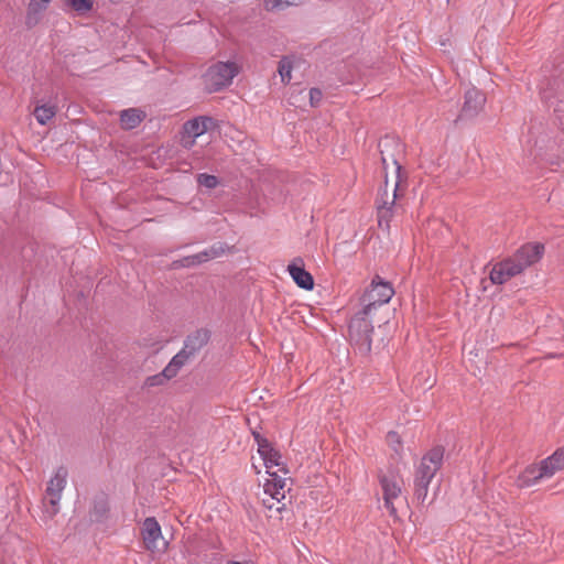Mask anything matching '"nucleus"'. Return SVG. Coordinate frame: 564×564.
Segmentation results:
<instances>
[{
    "mask_svg": "<svg viewBox=\"0 0 564 564\" xmlns=\"http://www.w3.org/2000/svg\"><path fill=\"white\" fill-rule=\"evenodd\" d=\"M68 470L65 466H59L54 476L48 480L43 497V511L48 518L55 517L59 512V502L62 494L66 487Z\"/></svg>",
    "mask_w": 564,
    "mask_h": 564,
    "instance_id": "39448f33",
    "label": "nucleus"
},
{
    "mask_svg": "<svg viewBox=\"0 0 564 564\" xmlns=\"http://www.w3.org/2000/svg\"><path fill=\"white\" fill-rule=\"evenodd\" d=\"M204 262H206V258L203 256V251H200L196 254L186 256L180 260L173 261L172 268L173 269L191 268V267L199 265Z\"/></svg>",
    "mask_w": 564,
    "mask_h": 564,
    "instance_id": "5701e85b",
    "label": "nucleus"
},
{
    "mask_svg": "<svg viewBox=\"0 0 564 564\" xmlns=\"http://www.w3.org/2000/svg\"><path fill=\"white\" fill-rule=\"evenodd\" d=\"M143 542L148 550L158 549V542L162 539L161 527L155 518H147L142 529Z\"/></svg>",
    "mask_w": 564,
    "mask_h": 564,
    "instance_id": "4468645a",
    "label": "nucleus"
},
{
    "mask_svg": "<svg viewBox=\"0 0 564 564\" xmlns=\"http://www.w3.org/2000/svg\"><path fill=\"white\" fill-rule=\"evenodd\" d=\"M432 479H427L426 477H422L419 475H414V498L420 503H424L427 498L429 486Z\"/></svg>",
    "mask_w": 564,
    "mask_h": 564,
    "instance_id": "412c9836",
    "label": "nucleus"
},
{
    "mask_svg": "<svg viewBox=\"0 0 564 564\" xmlns=\"http://www.w3.org/2000/svg\"><path fill=\"white\" fill-rule=\"evenodd\" d=\"M252 435H253V438L254 441L257 442V445L259 444V441L260 440H267L265 437H263L259 432H252Z\"/></svg>",
    "mask_w": 564,
    "mask_h": 564,
    "instance_id": "e433bc0d",
    "label": "nucleus"
},
{
    "mask_svg": "<svg viewBox=\"0 0 564 564\" xmlns=\"http://www.w3.org/2000/svg\"><path fill=\"white\" fill-rule=\"evenodd\" d=\"M145 112L138 108L124 109L120 112L121 127L126 130H132L145 119Z\"/></svg>",
    "mask_w": 564,
    "mask_h": 564,
    "instance_id": "a211bd4d",
    "label": "nucleus"
},
{
    "mask_svg": "<svg viewBox=\"0 0 564 564\" xmlns=\"http://www.w3.org/2000/svg\"><path fill=\"white\" fill-rule=\"evenodd\" d=\"M51 0H31L29 3L25 23L29 28H33L40 20V13L46 9Z\"/></svg>",
    "mask_w": 564,
    "mask_h": 564,
    "instance_id": "6ab92c4d",
    "label": "nucleus"
},
{
    "mask_svg": "<svg viewBox=\"0 0 564 564\" xmlns=\"http://www.w3.org/2000/svg\"><path fill=\"white\" fill-rule=\"evenodd\" d=\"M288 271L293 281L301 289L311 291L314 288V279L312 274L304 269L301 259H296V261L290 263L288 265Z\"/></svg>",
    "mask_w": 564,
    "mask_h": 564,
    "instance_id": "ddd939ff",
    "label": "nucleus"
},
{
    "mask_svg": "<svg viewBox=\"0 0 564 564\" xmlns=\"http://www.w3.org/2000/svg\"><path fill=\"white\" fill-rule=\"evenodd\" d=\"M226 248H227V246L225 243L219 242V243L213 245L210 248L204 250L203 256L206 258V262L212 259L223 256L226 251Z\"/></svg>",
    "mask_w": 564,
    "mask_h": 564,
    "instance_id": "bb28decb",
    "label": "nucleus"
},
{
    "mask_svg": "<svg viewBox=\"0 0 564 564\" xmlns=\"http://www.w3.org/2000/svg\"><path fill=\"white\" fill-rule=\"evenodd\" d=\"M394 291L389 282H384L376 275L370 286L362 294L360 301L362 308L375 314L376 311L387 304L393 296Z\"/></svg>",
    "mask_w": 564,
    "mask_h": 564,
    "instance_id": "0eeeda50",
    "label": "nucleus"
},
{
    "mask_svg": "<svg viewBox=\"0 0 564 564\" xmlns=\"http://www.w3.org/2000/svg\"><path fill=\"white\" fill-rule=\"evenodd\" d=\"M444 447L435 446L431 448L421 459L415 469V474L427 479H433L437 470L443 465Z\"/></svg>",
    "mask_w": 564,
    "mask_h": 564,
    "instance_id": "1a4fd4ad",
    "label": "nucleus"
},
{
    "mask_svg": "<svg viewBox=\"0 0 564 564\" xmlns=\"http://www.w3.org/2000/svg\"><path fill=\"white\" fill-rule=\"evenodd\" d=\"M486 96L484 93L473 87L469 88L464 96V105L460 110L459 117L462 119H469L476 117L484 108Z\"/></svg>",
    "mask_w": 564,
    "mask_h": 564,
    "instance_id": "9d476101",
    "label": "nucleus"
},
{
    "mask_svg": "<svg viewBox=\"0 0 564 564\" xmlns=\"http://www.w3.org/2000/svg\"><path fill=\"white\" fill-rule=\"evenodd\" d=\"M258 453L260 454L261 458H267L270 455L274 457L278 456V451L272 447L271 443L268 440L259 441Z\"/></svg>",
    "mask_w": 564,
    "mask_h": 564,
    "instance_id": "c756f323",
    "label": "nucleus"
},
{
    "mask_svg": "<svg viewBox=\"0 0 564 564\" xmlns=\"http://www.w3.org/2000/svg\"><path fill=\"white\" fill-rule=\"evenodd\" d=\"M305 0H263L267 10H284L290 6H299Z\"/></svg>",
    "mask_w": 564,
    "mask_h": 564,
    "instance_id": "b1692460",
    "label": "nucleus"
},
{
    "mask_svg": "<svg viewBox=\"0 0 564 564\" xmlns=\"http://www.w3.org/2000/svg\"><path fill=\"white\" fill-rule=\"evenodd\" d=\"M281 454L278 452V456H269L267 458H262L263 462H264V466L267 468V473L269 474V471H272L271 469L273 467H279V470L283 471L284 474H286V469L284 467V464L281 462Z\"/></svg>",
    "mask_w": 564,
    "mask_h": 564,
    "instance_id": "cd10ccee",
    "label": "nucleus"
},
{
    "mask_svg": "<svg viewBox=\"0 0 564 564\" xmlns=\"http://www.w3.org/2000/svg\"><path fill=\"white\" fill-rule=\"evenodd\" d=\"M265 500H267V503H268V505H272V501H273V500H271V497H270L269 499H265Z\"/></svg>",
    "mask_w": 564,
    "mask_h": 564,
    "instance_id": "4c0bfd02",
    "label": "nucleus"
},
{
    "mask_svg": "<svg viewBox=\"0 0 564 564\" xmlns=\"http://www.w3.org/2000/svg\"><path fill=\"white\" fill-rule=\"evenodd\" d=\"M180 369L181 368L174 364V360L171 359L167 366L160 373L148 377L144 381V386L148 388L163 386L166 381L176 377Z\"/></svg>",
    "mask_w": 564,
    "mask_h": 564,
    "instance_id": "dca6fc26",
    "label": "nucleus"
},
{
    "mask_svg": "<svg viewBox=\"0 0 564 564\" xmlns=\"http://www.w3.org/2000/svg\"><path fill=\"white\" fill-rule=\"evenodd\" d=\"M269 476L271 478L268 479L267 481H269L270 484L276 485V489L283 490L285 488L286 479L280 477L276 471H269Z\"/></svg>",
    "mask_w": 564,
    "mask_h": 564,
    "instance_id": "7c9ffc66",
    "label": "nucleus"
},
{
    "mask_svg": "<svg viewBox=\"0 0 564 564\" xmlns=\"http://www.w3.org/2000/svg\"><path fill=\"white\" fill-rule=\"evenodd\" d=\"M285 499V490H275L273 495V500L276 501V503H281V500Z\"/></svg>",
    "mask_w": 564,
    "mask_h": 564,
    "instance_id": "c9c22d12",
    "label": "nucleus"
},
{
    "mask_svg": "<svg viewBox=\"0 0 564 564\" xmlns=\"http://www.w3.org/2000/svg\"><path fill=\"white\" fill-rule=\"evenodd\" d=\"M378 147H379V151L381 154V161H382L384 171L388 167V161H391V163L395 166V174H397V181L394 183L391 199L389 200L388 192L386 189L384 193L381 195L380 200H378V217H379V224H381V220L383 218L388 219V217L390 216V212L395 204L397 191H398L399 184L402 181V176H401L402 166L399 163L397 154L394 153V150H397L400 153L402 151V145L397 138L386 135L384 138H382L379 141Z\"/></svg>",
    "mask_w": 564,
    "mask_h": 564,
    "instance_id": "f03ea898",
    "label": "nucleus"
},
{
    "mask_svg": "<svg viewBox=\"0 0 564 564\" xmlns=\"http://www.w3.org/2000/svg\"><path fill=\"white\" fill-rule=\"evenodd\" d=\"M543 253L544 246L542 243H525L511 257L495 263L489 272V279L492 284H505L536 263Z\"/></svg>",
    "mask_w": 564,
    "mask_h": 564,
    "instance_id": "f257e3e1",
    "label": "nucleus"
},
{
    "mask_svg": "<svg viewBox=\"0 0 564 564\" xmlns=\"http://www.w3.org/2000/svg\"><path fill=\"white\" fill-rule=\"evenodd\" d=\"M386 185H388V176L384 177Z\"/></svg>",
    "mask_w": 564,
    "mask_h": 564,
    "instance_id": "58836bf2",
    "label": "nucleus"
},
{
    "mask_svg": "<svg viewBox=\"0 0 564 564\" xmlns=\"http://www.w3.org/2000/svg\"><path fill=\"white\" fill-rule=\"evenodd\" d=\"M543 478H551L556 471L564 469V447L555 451L540 463Z\"/></svg>",
    "mask_w": 564,
    "mask_h": 564,
    "instance_id": "2eb2a0df",
    "label": "nucleus"
},
{
    "mask_svg": "<svg viewBox=\"0 0 564 564\" xmlns=\"http://www.w3.org/2000/svg\"><path fill=\"white\" fill-rule=\"evenodd\" d=\"M542 479L544 478L540 465H530L518 476L517 486L519 488L532 487Z\"/></svg>",
    "mask_w": 564,
    "mask_h": 564,
    "instance_id": "f3484780",
    "label": "nucleus"
},
{
    "mask_svg": "<svg viewBox=\"0 0 564 564\" xmlns=\"http://www.w3.org/2000/svg\"><path fill=\"white\" fill-rule=\"evenodd\" d=\"M213 127H215V120L208 116H200L186 121L184 123V131L188 137L193 138L188 145H193L196 138L200 137Z\"/></svg>",
    "mask_w": 564,
    "mask_h": 564,
    "instance_id": "f8f14e48",
    "label": "nucleus"
},
{
    "mask_svg": "<svg viewBox=\"0 0 564 564\" xmlns=\"http://www.w3.org/2000/svg\"><path fill=\"white\" fill-rule=\"evenodd\" d=\"M209 339L210 330L207 328H199L187 335L183 348L172 358L174 364L182 368L208 344Z\"/></svg>",
    "mask_w": 564,
    "mask_h": 564,
    "instance_id": "6e6552de",
    "label": "nucleus"
},
{
    "mask_svg": "<svg viewBox=\"0 0 564 564\" xmlns=\"http://www.w3.org/2000/svg\"><path fill=\"white\" fill-rule=\"evenodd\" d=\"M278 72L281 76L282 83L286 84L291 80L292 64L286 57H283L280 61Z\"/></svg>",
    "mask_w": 564,
    "mask_h": 564,
    "instance_id": "393cba45",
    "label": "nucleus"
},
{
    "mask_svg": "<svg viewBox=\"0 0 564 564\" xmlns=\"http://www.w3.org/2000/svg\"><path fill=\"white\" fill-rule=\"evenodd\" d=\"M66 4L78 13H86L93 8L91 0H66Z\"/></svg>",
    "mask_w": 564,
    "mask_h": 564,
    "instance_id": "a878e982",
    "label": "nucleus"
},
{
    "mask_svg": "<svg viewBox=\"0 0 564 564\" xmlns=\"http://www.w3.org/2000/svg\"><path fill=\"white\" fill-rule=\"evenodd\" d=\"M372 315V313L362 308L351 317L349 323L350 341L361 355H368L371 351Z\"/></svg>",
    "mask_w": 564,
    "mask_h": 564,
    "instance_id": "20e7f679",
    "label": "nucleus"
},
{
    "mask_svg": "<svg viewBox=\"0 0 564 564\" xmlns=\"http://www.w3.org/2000/svg\"><path fill=\"white\" fill-rule=\"evenodd\" d=\"M323 93L318 88H311L310 90V104L312 107H317L322 100Z\"/></svg>",
    "mask_w": 564,
    "mask_h": 564,
    "instance_id": "2f4dec72",
    "label": "nucleus"
},
{
    "mask_svg": "<svg viewBox=\"0 0 564 564\" xmlns=\"http://www.w3.org/2000/svg\"><path fill=\"white\" fill-rule=\"evenodd\" d=\"M197 182L200 186H204L209 189L217 187V185L219 184L217 176L207 173L198 174Z\"/></svg>",
    "mask_w": 564,
    "mask_h": 564,
    "instance_id": "c85d7f7f",
    "label": "nucleus"
},
{
    "mask_svg": "<svg viewBox=\"0 0 564 564\" xmlns=\"http://www.w3.org/2000/svg\"><path fill=\"white\" fill-rule=\"evenodd\" d=\"M275 490H278L276 485L270 484L269 481L264 484V492L271 497V500H273V495Z\"/></svg>",
    "mask_w": 564,
    "mask_h": 564,
    "instance_id": "72a5a7b5",
    "label": "nucleus"
},
{
    "mask_svg": "<svg viewBox=\"0 0 564 564\" xmlns=\"http://www.w3.org/2000/svg\"><path fill=\"white\" fill-rule=\"evenodd\" d=\"M56 113V108L55 106H51V105H46V104H43V105H36L34 111H33V115L36 119V121L44 126L46 124Z\"/></svg>",
    "mask_w": 564,
    "mask_h": 564,
    "instance_id": "4be33fe9",
    "label": "nucleus"
},
{
    "mask_svg": "<svg viewBox=\"0 0 564 564\" xmlns=\"http://www.w3.org/2000/svg\"><path fill=\"white\" fill-rule=\"evenodd\" d=\"M387 440H388L389 444L394 448V451L398 452L399 447H401V441H400L399 434L394 431H391L388 433Z\"/></svg>",
    "mask_w": 564,
    "mask_h": 564,
    "instance_id": "473e14b6",
    "label": "nucleus"
},
{
    "mask_svg": "<svg viewBox=\"0 0 564 564\" xmlns=\"http://www.w3.org/2000/svg\"><path fill=\"white\" fill-rule=\"evenodd\" d=\"M542 101L553 108L561 129L564 131V70H556L550 78H544L540 84Z\"/></svg>",
    "mask_w": 564,
    "mask_h": 564,
    "instance_id": "7ed1b4c3",
    "label": "nucleus"
},
{
    "mask_svg": "<svg viewBox=\"0 0 564 564\" xmlns=\"http://www.w3.org/2000/svg\"><path fill=\"white\" fill-rule=\"evenodd\" d=\"M379 481L383 490L384 506L391 514H394L395 508L393 506V499H397L400 496L401 486L397 477L392 474L381 475L379 477Z\"/></svg>",
    "mask_w": 564,
    "mask_h": 564,
    "instance_id": "9b49d317",
    "label": "nucleus"
},
{
    "mask_svg": "<svg viewBox=\"0 0 564 564\" xmlns=\"http://www.w3.org/2000/svg\"><path fill=\"white\" fill-rule=\"evenodd\" d=\"M109 511L108 498L105 494L95 496L93 501V508L90 510V517L94 521H101L105 519Z\"/></svg>",
    "mask_w": 564,
    "mask_h": 564,
    "instance_id": "aec40b11",
    "label": "nucleus"
},
{
    "mask_svg": "<svg viewBox=\"0 0 564 564\" xmlns=\"http://www.w3.org/2000/svg\"><path fill=\"white\" fill-rule=\"evenodd\" d=\"M238 73L239 68L236 63L218 62L212 65L204 74L205 87L209 93L220 91L231 84Z\"/></svg>",
    "mask_w": 564,
    "mask_h": 564,
    "instance_id": "423d86ee",
    "label": "nucleus"
},
{
    "mask_svg": "<svg viewBox=\"0 0 564 564\" xmlns=\"http://www.w3.org/2000/svg\"><path fill=\"white\" fill-rule=\"evenodd\" d=\"M263 506H264L265 508L270 509V510H271V509H273V508L275 507V510H276L278 512H281V511L285 508V503H282V505L280 506V503H279V505H278V503H275V502H274V500L272 501V505H268V503H267V500H263Z\"/></svg>",
    "mask_w": 564,
    "mask_h": 564,
    "instance_id": "f704fd0d",
    "label": "nucleus"
}]
</instances>
